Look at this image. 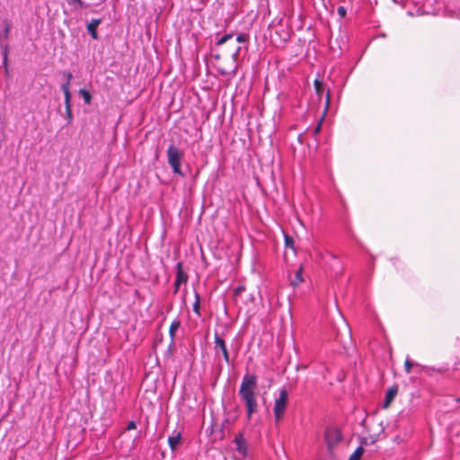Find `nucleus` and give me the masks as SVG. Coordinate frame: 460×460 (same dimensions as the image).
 I'll return each instance as SVG.
<instances>
[{"instance_id": "obj_1", "label": "nucleus", "mask_w": 460, "mask_h": 460, "mask_svg": "<svg viewBox=\"0 0 460 460\" xmlns=\"http://www.w3.org/2000/svg\"><path fill=\"white\" fill-rule=\"evenodd\" d=\"M257 385V376L247 373L243 376L239 387L238 395L245 406L248 420H251L259 410Z\"/></svg>"}, {"instance_id": "obj_2", "label": "nucleus", "mask_w": 460, "mask_h": 460, "mask_svg": "<svg viewBox=\"0 0 460 460\" xmlns=\"http://www.w3.org/2000/svg\"><path fill=\"white\" fill-rule=\"evenodd\" d=\"M279 392V395L274 398L273 403V415L276 423H279L284 418L288 402L287 387H280Z\"/></svg>"}, {"instance_id": "obj_3", "label": "nucleus", "mask_w": 460, "mask_h": 460, "mask_svg": "<svg viewBox=\"0 0 460 460\" xmlns=\"http://www.w3.org/2000/svg\"><path fill=\"white\" fill-rule=\"evenodd\" d=\"M167 160L169 165L172 167V172L180 176H184L181 169V159L183 157V152L179 150L174 146L171 145L167 148Z\"/></svg>"}, {"instance_id": "obj_4", "label": "nucleus", "mask_w": 460, "mask_h": 460, "mask_svg": "<svg viewBox=\"0 0 460 460\" xmlns=\"http://www.w3.org/2000/svg\"><path fill=\"white\" fill-rule=\"evenodd\" d=\"M341 440V434L339 429L328 427L324 433V441L329 451H332Z\"/></svg>"}, {"instance_id": "obj_5", "label": "nucleus", "mask_w": 460, "mask_h": 460, "mask_svg": "<svg viewBox=\"0 0 460 460\" xmlns=\"http://www.w3.org/2000/svg\"><path fill=\"white\" fill-rule=\"evenodd\" d=\"M215 353L217 355L219 352L222 353L223 358L227 365H231L229 353L226 348V344L225 341L218 336L217 333H215V345H214Z\"/></svg>"}, {"instance_id": "obj_6", "label": "nucleus", "mask_w": 460, "mask_h": 460, "mask_svg": "<svg viewBox=\"0 0 460 460\" xmlns=\"http://www.w3.org/2000/svg\"><path fill=\"white\" fill-rule=\"evenodd\" d=\"M188 280V276L186 273L182 270V264L181 262L177 263V273H176V279L174 281V293H177L180 288V285L181 283H185Z\"/></svg>"}, {"instance_id": "obj_7", "label": "nucleus", "mask_w": 460, "mask_h": 460, "mask_svg": "<svg viewBox=\"0 0 460 460\" xmlns=\"http://www.w3.org/2000/svg\"><path fill=\"white\" fill-rule=\"evenodd\" d=\"M102 23V19H93L88 24H87V31L91 35V37L93 40H98L99 36L97 33V28Z\"/></svg>"}, {"instance_id": "obj_8", "label": "nucleus", "mask_w": 460, "mask_h": 460, "mask_svg": "<svg viewBox=\"0 0 460 460\" xmlns=\"http://www.w3.org/2000/svg\"><path fill=\"white\" fill-rule=\"evenodd\" d=\"M181 440V434L180 431L174 430L172 434L168 438V444L170 448L174 451L178 447Z\"/></svg>"}, {"instance_id": "obj_9", "label": "nucleus", "mask_w": 460, "mask_h": 460, "mask_svg": "<svg viewBox=\"0 0 460 460\" xmlns=\"http://www.w3.org/2000/svg\"><path fill=\"white\" fill-rule=\"evenodd\" d=\"M397 393L398 389L396 386H392L386 391L383 405L384 408H387L391 404L392 401L394 399Z\"/></svg>"}, {"instance_id": "obj_10", "label": "nucleus", "mask_w": 460, "mask_h": 460, "mask_svg": "<svg viewBox=\"0 0 460 460\" xmlns=\"http://www.w3.org/2000/svg\"><path fill=\"white\" fill-rule=\"evenodd\" d=\"M234 443L236 446V450L243 455H245L246 452V441L243 438V435H238L234 438Z\"/></svg>"}, {"instance_id": "obj_11", "label": "nucleus", "mask_w": 460, "mask_h": 460, "mask_svg": "<svg viewBox=\"0 0 460 460\" xmlns=\"http://www.w3.org/2000/svg\"><path fill=\"white\" fill-rule=\"evenodd\" d=\"M70 100H71V94L67 93L66 92L65 106H66V119H67V124H70L72 122V119H73Z\"/></svg>"}, {"instance_id": "obj_12", "label": "nucleus", "mask_w": 460, "mask_h": 460, "mask_svg": "<svg viewBox=\"0 0 460 460\" xmlns=\"http://www.w3.org/2000/svg\"><path fill=\"white\" fill-rule=\"evenodd\" d=\"M181 326V321L176 318L174 319L169 328V336L171 338V344H173L175 339V333Z\"/></svg>"}, {"instance_id": "obj_13", "label": "nucleus", "mask_w": 460, "mask_h": 460, "mask_svg": "<svg viewBox=\"0 0 460 460\" xmlns=\"http://www.w3.org/2000/svg\"><path fill=\"white\" fill-rule=\"evenodd\" d=\"M63 75L66 76V82L62 84L61 90L64 93V96H66V91L67 93H70L69 87L71 80L73 78V75L69 71H64Z\"/></svg>"}, {"instance_id": "obj_14", "label": "nucleus", "mask_w": 460, "mask_h": 460, "mask_svg": "<svg viewBox=\"0 0 460 460\" xmlns=\"http://www.w3.org/2000/svg\"><path fill=\"white\" fill-rule=\"evenodd\" d=\"M193 312L198 315L200 316V296L198 292H195V301L192 305Z\"/></svg>"}, {"instance_id": "obj_15", "label": "nucleus", "mask_w": 460, "mask_h": 460, "mask_svg": "<svg viewBox=\"0 0 460 460\" xmlns=\"http://www.w3.org/2000/svg\"><path fill=\"white\" fill-rule=\"evenodd\" d=\"M363 452L364 448L362 447H358L349 456V460H359L361 456L363 455Z\"/></svg>"}, {"instance_id": "obj_16", "label": "nucleus", "mask_w": 460, "mask_h": 460, "mask_svg": "<svg viewBox=\"0 0 460 460\" xmlns=\"http://www.w3.org/2000/svg\"><path fill=\"white\" fill-rule=\"evenodd\" d=\"M79 94L83 97V99L86 104L91 103L92 96H91V93L87 90L80 89Z\"/></svg>"}, {"instance_id": "obj_17", "label": "nucleus", "mask_w": 460, "mask_h": 460, "mask_svg": "<svg viewBox=\"0 0 460 460\" xmlns=\"http://www.w3.org/2000/svg\"><path fill=\"white\" fill-rule=\"evenodd\" d=\"M4 29L1 36L4 39L7 40L9 38V36H10L11 24H10V22L8 21H4Z\"/></svg>"}, {"instance_id": "obj_18", "label": "nucleus", "mask_w": 460, "mask_h": 460, "mask_svg": "<svg viewBox=\"0 0 460 460\" xmlns=\"http://www.w3.org/2000/svg\"><path fill=\"white\" fill-rule=\"evenodd\" d=\"M315 93L317 95L321 96L323 91V84L319 79H315L314 82Z\"/></svg>"}, {"instance_id": "obj_19", "label": "nucleus", "mask_w": 460, "mask_h": 460, "mask_svg": "<svg viewBox=\"0 0 460 460\" xmlns=\"http://www.w3.org/2000/svg\"><path fill=\"white\" fill-rule=\"evenodd\" d=\"M233 36H234L233 33H228V34L222 36L220 39L217 40V41L216 42V45L221 46V45L225 44L227 40L232 39Z\"/></svg>"}, {"instance_id": "obj_20", "label": "nucleus", "mask_w": 460, "mask_h": 460, "mask_svg": "<svg viewBox=\"0 0 460 460\" xmlns=\"http://www.w3.org/2000/svg\"><path fill=\"white\" fill-rule=\"evenodd\" d=\"M302 281H303V279H302V270L300 269L299 270H297L296 272L295 279L292 281V284L293 285H298Z\"/></svg>"}, {"instance_id": "obj_21", "label": "nucleus", "mask_w": 460, "mask_h": 460, "mask_svg": "<svg viewBox=\"0 0 460 460\" xmlns=\"http://www.w3.org/2000/svg\"><path fill=\"white\" fill-rule=\"evenodd\" d=\"M238 42H246L249 40V35L246 33H240L236 37Z\"/></svg>"}, {"instance_id": "obj_22", "label": "nucleus", "mask_w": 460, "mask_h": 460, "mask_svg": "<svg viewBox=\"0 0 460 460\" xmlns=\"http://www.w3.org/2000/svg\"><path fill=\"white\" fill-rule=\"evenodd\" d=\"M412 366H413V363L407 358L404 362V368H405V372L407 374L411 373Z\"/></svg>"}, {"instance_id": "obj_23", "label": "nucleus", "mask_w": 460, "mask_h": 460, "mask_svg": "<svg viewBox=\"0 0 460 460\" xmlns=\"http://www.w3.org/2000/svg\"><path fill=\"white\" fill-rule=\"evenodd\" d=\"M285 244L287 247L293 248L294 239L291 236L285 234Z\"/></svg>"}, {"instance_id": "obj_24", "label": "nucleus", "mask_w": 460, "mask_h": 460, "mask_svg": "<svg viewBox=\"0 0 460 460\" xmlns=\"http://www.w3.org/2000/svg\"><path fill=\"white\" fill-rule=\"evenodd\" d=\"M337 13L341 18H344L346 16L347 11L344 6H339L337 9Z\"/></svg>"}, {"instance_id": "obj_25", "label": "nucleus", "mask_w": 460, "mask_h": 460, "mask_svg": "<svg viewBox=\"0 0 460 460\" xmlns=\"http://www.w3.org/2000/svg\"><path fill=\"white\" fill-rule=\"evenodd\" d=\"M330 102H331V93H330V91L328 90L326 93V96H325V110H327L329 108Z\"/></svg>"}, {"instance_id": "obj_26", "label": "nucleus", "mask_w": 460, "mask_h": 460, "mask_svg": "<svg viewBox=\"0 0 460 460\" xmlns=\"http://www.w3.org/2000/svg\"><path fill=\"white\" fill-rule=\"evenodd\" d=\"M137 429V424L134 420H131L128 423L126 429L132 430Z\"/></svg>"}, {"instance_id": "obj_27", "label": "nucleus", "mask_w": 460, "mask_h": 460, "mask_svg": "<svg viewBox=\"0 0 460 460\" xmlns=\"http://www.w3.org/2000/svg\"><path fill=\"white\" fill-rule=\"evenodd\" d=\"M8 46L5 45L4 47V62H6L7 61V56H8Z\"/></svg>"}, {"instance_id": "obj_28", "label": "nucleus", "mask_w": 460, "mask_h": 460, "mask_svg": "<svg viewBox=\"0 0 460 460\" xmlns=\"http://www.w3.org/2000/svg\"><path fill=\"white\" fill-rule=\"evenodd\" d=\"M241 50V47H238L235 52L232 55L234 59H236Z\"/></svg>"}, {"instance_id": "obj_29", "label": "nucleus", "mask_w": 460, "mask_h": 460, "mask_svg": "<svg viewBox=\"0 0 460 460\" xmlns=\"http://www.w3.org/2000/svg\"><path fill=\"white\" fill-rule=\"evenodd\" d=\"M321 128V124H318V126L314 128V134H317Z\"/></svg>"}, {"instance_id": "obj_30", "label": "nucleus", "mask_w": 460, "mask_h": 460, "mask_svg": "<svg viewBox=\"0 0 460 460\" xmlns=\"http://www.w3.org/2000/svg\"><path fill=\"white\" fill-rule=\"evenodd\" d=\"M306 367H307V366H305V365H302L301 367H297V369H299V368H301V369H305V368H306Z\"/></svg>"}, {"instance_id": "obj_31", "label": "nucleus", "mask_w": 460, "mask_h": 460, "mask_svg": "<svg viewBox=\"0 0 460 460\" xmlns=\"http://www.w3.org/2000/svg\"><path fill=\"white\" fill-rule=\"evenodd\" d=\"M242 291V288H236V292Z\"/></svg>"}, {"instance_id": "obj_32", "label": "nucleus", "mask_w": 460, "mask_h": 460, "mask_svg": "<svg viewBox=\"0 0 460 460\" xmlns=\"http://www.w3.org/2000/svg\"><path fill=\"white\" fill-rule=\"evenodd\" d=\"M242 291V288H236V292Z\"/></svg>"}]
</instances>
